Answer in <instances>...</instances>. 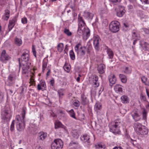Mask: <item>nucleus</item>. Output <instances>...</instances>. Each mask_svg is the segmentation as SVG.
Masks as SVG:
<instances>
[{
	"label": "nucleus",
	"instance_id": "50",
	"mask_svg": "<svg viewBox=\"0 0 149 149\" xmlns=\"http://www.w3.org/2000/svg\"><path fill=\"white\" fill-rule=\"evenodd\" d=\"M142 115L143 118L144 119H146L147 115V112L146 110L144 109H143V111L142 112Z\"/></svg>",
	"mask_w": 149,
	"mask_h": 149
},
{
	"label": "nucleus",
	"instance_id": "12",
	"mask_svg": "<svg viewBox=\"0 0 149 149\" xmlns=\"http://www.w3.org/2000/svg\"><path fill=\"white\" fill-rule=\"evenodd\" d=\"M131 115L133 119L136 122L139 121L141 119L140 116L136 111H133L131 113Z\"/></svg>",
	"mask_w": 149,
	"mask_h": 149
},
{
	"label": "nucleus",
	"instance_id": "32",
	"mask_svg": "<svg viewBox=\"0 0 149 149\" xmlns=\"http://www.w3.org/2000/svg\"><path fill=\"white\" fill-rule=\"evenodd\" d=\"M84 15L87 19H91L93 18L94 15L92 13L86 12L84 13Z\"/></svg>",
	"mask_w": 149,
	"mask_h": 149
},
{
	"label": "nucleus",
	"instance_id": "41",
	"mask_svg": "<svg viewBox=\"0 0 149 149\" xmlns=\"http://www.w3.org/2000/svg\"><path fill=\"white\" fill-rule=\"evenodd\" d=\"M132 69L130 67H126L124 70V72L126 74H129L131 73Z\"/></svg>",
	"mask_w": 149,
	"mask_h": 149
},
{
	"label": "nucleus",
	"instance_id": "1",
	"mask_svg": "<svg viewBox=\"0 0 149 149\" xmlns=\"http://www.w3.org/2000/svg\"><path fill=\"white\" fill-rule=\"evenodd\" d=\"M79 27L77 33L79 36H83L84 38L87 39L90 35V31L87 28H86V24L81 17L79 16L78 18Z\"/></svg>",
	"mask_w": 149,
	"mask_h": 149
},
{
	"label": "nucleus",
	"instance_id": "54",
	"mask_svg": "<svg viewBox=\"0 0 149 149\" xmlns=\"http://www.w3.org/2000/svg\"><path fill=\"white\" fill-rule=\"evenodd\" d=\"M141 79L142 81L145 84H146L147 79V78L145 76H143L142 77Z\"/></svg>",
	"mask_w": 149,
	"mask_h": 149
},
{
	"label": "nucleus",
	"instance_id": "13",
	"mask_svg": "<svg viewBox=\"0 0 149 149\" xmlns=\"http://www.w3.org/2000/svg\"><path fill=\"white\" fill-rule=\"evenodd\" d=\"M10 11L6 9L4 11V13L2 16V19L4 21H7L9 19L10 16Z\"/></svg>",
	"mask_w": 149,
	"mask_h": 149
},
{
	"label": "nucleus",
	"instance_id": "49",
	"mask_svg": "<svg viewBox=\"0 0 149 149\" xmlns=\"http://www.w3.org/2000/svg\"><path fill=\"white\" fill-rule=\"evenodd\" d=\"M78 53H77V54H79L81 56H83L85 54V52L83 49V48L81 49L79 51Z\"/></svg>",
	"mask_w": 149,
	"mask_h": 149
},
{
	"label": "nucleus",
	"instance_id": "56",
	"mask_svg": "<svg viewBox=\"0 0 149 149\" xmlns=\"http://www.w3.org/2000/svg\"><path fill=\"white\" fill-rule=\"evenodd\" d=\"M57 112L58 114H60L61 116H63L64 114V111L60 109L58 110Z\"/></svg>",
	"mask_w": 149,
	"mask_h": 149
},
{
	"label": "nucleus",
	"instance_id": "26",
	"mask_svg": "<svg viewBox=\"0 0 149 149\" xmlns=\"http://www.w3.org/2000/svg\"><path fill=\"white\" fill-rule=\"evenodd\" d=\"M15 80V77L13 74H10L8 77L7 81H8L11 84L12 83L14 82Z\"/></svg>",
	"mask_w": 149,
	"mask_h": 149
},
{
	"label": "nucleus",
	"instance_id": "36",
	"mask_svg": "<svg viewBox=\"0 0 149 149\" xmlns=\"http://www.w3.org/2000/svg\"><path fill=\"white\" fill-rule=\"evenodd\" d=\"M89 139V136L86 134L84 135L81 137V140L85 142L88 141Z\"/></svg>",
	"mask_w": 149,
	"mask_h": 149
},
{
	"label": "nucleus",
	"instance_id": "35",
	"mask_svg": "<svg viewBox=\"0 0 149 149\" xmlns=\"http://www.w3.org/2000/svg\"><path fill=\"white\" fill-rule=\"evenodd\" d=\"M47 61L43 60L42 62V72H44L45 71V69L46 68L47 66Z\"/></svg>",
	"mask_w": 149,
	"mask_h": 149
},
{
	"label": "nucleus",
	"instance_id": "60",
	"mask_svg": "<svg viewBox=\"0 0 149 149\" xmlns=\"http://www.w3.org/2000/svg\"><path fill=\"white\" fill-rule=\"evenodd\" d=\"M144 32L146 34L149 33V29H148L144 28L143 29Z\"/></svg>",
	"mask_w": 149,
	"mask_h": 149
},
{
	"label": "nucleus",
	"instance_id": "40",
	"mask_svg": "<svg viewBox=\"0 0 149 149\" xmlns=\"http://www.w3.org/2000/svg\"><path fill=\"white\" fill-rule=\"evenodd\" d=\"M64 90L63 89H60L58 90V93L60 98L63 97L64 95Z\"/></svg>",
	"mask_w": 149,
	"mask_h": 149
},
{
	"label": "nucleus",
	"instance_id": "5",
	"mask_svg": "<svg viewBox=\"0 0 149 149\" xmlns=\"http://www.w3.org/2000/svg\"><path fill=\"white\" fill-rule=\"evenodd\" d=\"M120 24L117 21H112L109 25V29L110 31L113 33H116L119 30Z\"/></svg>",
	"mask_w": 149,
	"mask_h": 149
},
{
	"label": "nucleus",
	"instance_id": "29",
	"mask_svg": "<svg viewBox=\"0 0 149 149\" xmlns=\"http://www.w3.org/2000/svg\"><path fill=\"white\" fill-rule=\"evenodd\" d=\"M14 43L16 45L20 46L22 45V41L21 38L15 37L14 39Z\"/></svg>",
	"mask_w": 149,
	"mask_h": 149
},
{
	"label": "nucleus",
	"instance_id": "42",
	"mask_svg": "<svg viewBox=\"0 0 149 149\" xmlns=\"http://www.w3.org/2000/svg\"><path fill=\"white\" fill-rule=\"evenodd\" d=\"M69 55L70 58L72 60H74L75 59V54L73 50H71L70 51Z\"/></svg>",
	"mask_w": 149,
	"mask_h": 149
},
{
	"label": "nucleus",
	"instance_id": "19",
	"mask_svg": "<svg viewBox=\"0 0 149 149\" xmlns=\"http://www.w3.org/2000/svg\"><path fill=\"white\" fill-rule=\"evenodd\" d=\"M134 127L136 132L137 133H138L143 127V126L140 123H137L134 124Z\"/></svg>",
	"mask_w": 149,
	"mask_h": 149
},
{
	"label": "nucleus",
	"instance_id": "51",
	"mask_svg": "<svg viewBox=\"0 0 149 149\" xmlns=\"http://www.w3.org/2000/svg\"><path fill=\"white\" fill-rule=\"evenodd\" d=\"M32 52L33 53V55L35 57H36V52L35 49V46L34 45L32 46Z\"/></svg>",
	"mask_w": 149,
	"mask_h": 149
},
{
	"label": "nucleus",
	"instance_id": "55",
	"mask_svg": "<svg viewBox=\"0 0 149 149\" xmlns=\"http://www.w3.org/2000/svg\"><path fill=\"white\" fill-rule=\"evenodd\" d=\"M143 4H149V0H140Z\"/></svg>",
	"mask_w": 149,
	"mask_h": 149
},
{
	"label": "nucleus",
	"instance_id": "39",
	"mask_svg": "<svg viewBox=\"0 0 149 149\" xmlns=\"http://www.w3.org/2000/svg\"><path fill=\"white\" fill-rule=\"evenodd\" d=\"M83 48L80 43H78L75 47V50L77 53H78L79 51L81 49Z\"/></svg>",
	"mask_w": 149,
	"mask_h": 149
},
{
	"label": "nucleus",
	"instance_id": "21",
	"mask_svg": "<svg viewBox=\"0 0 149 149\" xmlns=\"http://www.w3.org/2000/svg\"><path fill=\"white\" fill-rule=\"evenodd\" d=\"M109 80L110 83L112 85L115 84L116 81V79L115 75L113 74H111L109 77Z\"/></svg>",
	"mask_w": 149,
	"mask_h": 149
},
{
	"label": "nucleus",
	"instance_id": "63",
	"mask_svg": "<svg viewBox=\"0 0 149 149\" xmlns=\"http://www.w3.org/2000/svg\"><path fill=\"white\" fill-rule=\"evenodd\" d=\"M123 25L126 28H127L129 27V25L126 23H124Z\"/></svg>",
	"mask_w": 149,
	"mask_h": 149
},
{
	"label": "nucleus",
	"instance_id": "23",
	"mask_svg": "<svg viewBox=\"0 0 149 149\" xmlns=\"http://www.w3.org/2000/svg\"><path fill=\"white\" fill-rule=\"evenodd\" d=\"M114 89L117 93H120L123 91L122 86L119 84H116L114 86Z\"/></svg>",
	"mask_w": 149,
	"mask_h": 149
},
{
	"label": "nucleus",
	"instance_id": "22",
	"mask_svg": "<svg viewBox=\"0 0 149 149\" xmlns=\"http://www.w3.org/2000/svg\"><path fill=\"white\" fill-rule=\"evenodd\" d=\"M125 10L123 7H121L117 13V15L119 17H122L125 14Z\"/></svg>",
	"mask_w": 149,
	"mask_h": 149
},
{
	"label": "nucleus",
	"instance_id": "64",
	"mask_svg": "<svg viewBox=\"0 0 149 149\" xmlns=\"http://www.w3.org/2000/svg\"><path fill=\"white\" fill-rule=\"evenodd\" d=\"M36 149H42V148L39 146H38L36 147Z\"/></svg>",
	"mask_w": 149,
	"mask_h": 149
},
{
	"label": "nucleus",
	"instance_id": "3",
	"mask_svg": "<svg viewBox=\"0 0 149 149\" xmlns=\"http://www.w3.org/2000/svg\"><path fill=\"white\" fill-rule=\"evenodd\" d=\"M16 126L17 130L19 132L23 131L25 128L24 119L23 118H21L19 115H17L16 116Z\"/></svg>",
	"mask_w": 149,
	"mask_h": 149
},
{
	"label": "nucleus",
	"instance_id": "45",
	"mask_svg": "<svg viewBox=\"0 0 149 149\" xmlns=\"http://www.w3.org/2000/svg\"><path fill=\"white\" fill-rule=\"evenodd\" d=\"M95 147L96 148L98 149L100 148H105V146L102 143H99L95 145Z\"/></svg>",
	"mask_w": 149,
	"mask_h": 149
},
{
	"label": "nucleus",
	"instance_id": "11",
	"mask_svg": "<svg viewBox=\"0 0 149 149\" xmlns=\"http://www.w3.org/2000/svg\"><path fill=\"white\" fill-rule=\"evenodd\" d=\"M132 38L133 40H139L140 39V35L136 30L134 29L132 31Z\"/></svg>",
	"mask_w": 149,
	"mask_h": 149
},
{
	"label": "nucleus",
	"instance_id": "18",
	"mask_svg": "<svg viewBox=\"0 0 149 149\" xmlns=\"http://www.w3.org/2000/svg\"><path fill=\"white\" fill-rule=\"evenodd\" d=\"M140 45L143 49L145 50L149 51V44L146 42L143 41H140Z\"/></svg>",
	"mask_w": 149,
	"mask_h": 149
},
{
	"label": "nucleus",
	"instance_id": "6",
	"mask_svg": "<svg viewBox=\"0 0 149 149\" xmlns=\"http://www.w3.org/2000/svg\"><path fill=\"white\" fill-rule=\"evenodd\" d=\"M63 146L62 141L59 139L54 140L51 145L52 149H62Z\"/></svg>",
	"mask_w": 149,
	"mask_h": 149
},
{
	"label": "nucleus",
	"instance_id": "4",
	"mask_svg": "<svg viewBox=\"0 0 149 149\" xmlns=\"http://www.w3.org/2000/svg\"><path fill=\"white\" fill-rule=\"evenodd\" d=\"M120 124V120H115L112 125H109L110 131L115 134H119L120 131L119 129V125Z\"/></svg>",
	"mask_w": 149,
	"mask_h": 149
},
{
	"label": "nucleus",
	"instance_id": "62",
	"mask_svg": "<svg viewBox=\"0 0 149 149\" xmlns=\"http://www.w3.org/2000/svg\"><path fill=\"white\" fill-rule=\"evenodd\" d=\"M102 24H103V25H104H104L105 26H106L108 25V23L107 21L106 20H105V23H104V22H103V23H102Z\"/></svg>",
	"mask_w": 149,
	"mask_h": 149
},
{
	"label": "nucleus",
	"instance_id": "15",
	"mask_svg": "<svg viewBox=\"0 0 149 149\" xmlns=\"http://www.w3.org/2000/svg\"><path fill=\"white\" fill-rule=\"evenodd\" d=\"M23 66L22 67L23 73L25 74L28 70V69L29 68V65L31 64L30 62H26L25 64L23 63Z\"/></svg>",
	"mask_w": 149,
	"mask_h": 149
},
{
	"label": "nucleus",
	"instance_id": "30",
	"mask_svg": "<svg viewBox=\"0 0 149 149\" xmlns=\"http://www.w3.org/2000/svg\"><path fill=\"white\" fill-rule=\"evenodd\" d=\"M81 103L83 105H86L88 103V100L84 95H81Z\"/></svg>",
	"mask_w": 149,
	"mask_h": 149
},
{
	"label": "nucleus",
	"instance_id": "53",
	"mask_svg": "<svg viewBox=\"0 0 149 149\" xmlns=\"http://www.w3.org/2000/svg\"><path fill=\"white\" fill-rule=\"evenodd\" d=\"M64 33L68 36H70L72 34L71 32L69 30L66 29H65Z\"/></svg>",
	"mask_w": 149,
	"mask_h": 149
},
{
	"label": "nucleus",
	"instance_id": "16",
	"mask_svg": "<svg viewBox=\"0 0 149 149\" xmlns=\"http://www.w3.org/2000/svg\"><path fill=\"white\" fill-rule=\"evenodd\" d=\"M46 88V85L45 82L43 81H41L40 84H38L37 85V88L39 90H42V91L45 90Z\"/></svg>",
	"mask_w": 149,
	"mask_h": 149
},
{
	"label": "nucleus",
	"instance_id": "24",
	"mask_svg": "<svg viewBox=\"0 0 149 149\" xmlns=\"http://www.w3.org/2000/svg\"><path fill=\"white\" fill-rule=\"evenodd\" d=\"M121 102L124 104L128 103L130 101L129 98L127 95H123L120 97Z\"/></svg>",
	"mask_w": 149,
	"mask_h": 149
},
{
	"label": "nucleus",
	"instance_id": "58",
	"mask_svg": "<svg viewBox=\"0 0 149 149\" xmlns=\"http://www.w3.org/2000/svg\"><path fill=\"white\" fill-rule=\"evenodd\" d=\"M140 98L141 100L143 101H145L146 100V96L143 95L142 94L141 95Z\"/></svg>",
	"mask_w": 149,
	"mask_h": 149
},
{
	"label": "nucleus",
	"instance_id": "10",
	"mask_svg": "<svg viewBox=\"0 0 149 149\" xmlns=\"http://www.w3.org/2000/svg\"><path fill=\"white\" fill-rule=\"evenodd\" d=\"M17 19L15 17H13L11 20L9 21L8 25V31H10L14 27Z\"/></svg>",
	"mask_w": 149,
	"mask_h": 149
},
{
	"label": "nucleus",
	"instance_id": "25",
	"mask_svg": "<svg viewBox=\"0 0 149 149\" xmlns=\"http://www.w3.org/2000/svg\"><path fill=\"white\" fill-rule=\"evenodd\" d=\"M105 68V65L103 64H100L98 66L97 70L100 74H102L104 72V70Z\"/></svg>",
	"mask_w": 149,
	"mask_h": 149
},
{
	"label": "nucleus",
	"instance_id": "47",
	"mask_svg": "<svg viewBox=\"0 0 149 149\" xmlns=\"http://www.w3.org/2000/svg\"><path fill=\"white\" fill-rule=\"evenodd\" d=\"M64 69L67 72H69L70 70V65H66L65 64L63 66Z\"/></svg>",
	"mask_w": 149,
	"mask_h": 149
},
{
	"label": "nucleus",
	"instance_id": "37",
	"mask_svg": "<svg viewBox=\"0 0 149 149\" xmlns=\"http://www.w3.org/2000/svg\"><path fill=\"white\" fill-rule=\"evenodd\" d=\"M69 146L71 148H76L78 147L79 144L77 142L71 141L69 144Z\"/></svg>",
	"mask_w": 149,
	"mask_h": 149
},
{
	"label": "nucleus",
	"instance_id": "44",
	"mask_svg": "<svg viewBox=\"0 0 149 149\" xmlns=\"http://www.w3.org/2000/svg\"><path fill=\"white\" fill-rule=\"evenodd\" d=\"M101 104L100 102H97L95 105V109L96 110H100L101 108Z\"/></svg>",
	"mask_w": 149,
	"mask_h": 149
},
{
	"label": "nucleus",
	"instance_id": "33",
	"mask_svg": "<svg viewBox=\"0 0 149 149\" xmlns=\"http://www.w3.org/2000/svg\"><path fill=\"white\" fill-rule=\"evenodd\" d=\"M39 139L41 140H44L46 138L47 136L46 133L43 132H40L38 135Z\"/></svg>",
	"mask_w": 149,
	"mask_h": 149
},
{
	"label": "nucleus",
	"instance_id": "31",
	"mask_svg": "<svg viewBox=\"0 0 149 149\" xmlns=\"http://www.w3.org/2000/svg\"><path fill=\"white\" fill-rule=\"evenodd\" d=\"M148 131L147 129L145 126H143L140 131L138 133L139 134L144 135L147 134L148 133Z\"/></svg>",
	"mask_w": 149,
	"mask_h": 149
},
{
	"label": "nucleus",
	"instance_id": "7",
	"mask_svg": "<svg viewBox=\"0 0 149 149\" xmlns=\"http://www.w3.org/2000/svg\"><path fill=\"white\" fill-rule=\"evenodd\" d=\"M98 80V76L95 74L91 75L89 77V81L94 87H97L99 86L100 84Z\"/></svg>",
	"mask_w": 149,
	"mask_h": 149
},
{
	"label": "nucleus",
	"instance_id": "57",
	"mask_svg": "<svg viewBox=\"0 0 149 149\" xmlns=\"http://www.w3.org/2000/svg\"><path fill=\"white\" fill-rule=\"evenodd\" d=\"M27 19L26 17H24L22 19V22L23 24H25L27 22Z\"/></svg>",
	"mask_w": 149,
	"mask_h": 149
},
{
	"label": "nucleus",
	"instance_id": "52",
	"mask_svg": "<svg viewBox=\"0 0 149 149\" xmlns=\"http://www.w3.org/2000/svg\"><path fill=\"white\" fill-rule=\"evenodd\" d=\"M15 121L14 120L12 121L10 126V130L13 131L14 130Z\"/></svg>",
	"mask_w": 149,
	"mask_h": 149
},
{
	"label": "nucleus",
	"instance_id": "28",
	"mask_svg": "<svg viewBox=\"0 0 149 149\" xmlns=\"http://www.w3.org/2000/svg\"><path fill=\"white\" fill-rule=\"evenodd\" d=\"M107 54L109 59H112L113 56V51L110 48L107 47L106 49Z\"/></svg>",
	"mask_w": 149,
	"mask_h": 149
},
{
	"label": "nucleus",
	"instance_id": "2",
	"mask_svg": "<svg viewBox=\"0 0 149 149\" xmlns=\"http://www.w3.org/2000/svg\"><path fill=\"white\" fill-rule=\"evenodd\" d=\"M12 113L9 107L6 106L3 108L1 111V118L5 121H9L11 117Z\"/></svg>",
	"mask_w": 149,
	"mask_h": 149
},
{
	"label": "nucleus",
	"instance_id": "17",
	"mask_svg": "<svg viewBox=\"0 0 149 149\" xmlns=\"http://www.w3.org/2000/svg\"><path fill=\"white\" fill-rule=\"evenodd\" d=\"M99 38L98 37H95L93 38V45L95 49L96 50H98L99 48Z\"/></svg>",
	"mask_w": 149,
	"mask_h": 149
},
{
	"label": "nucleus",
	"instance_id": "46",
	"mask_svg": "<svg viewBox=\"0 0 149 149\" xmlns=\"http://www.w3.org/2000/svg\"><path fill=\"white\" fill-rule=\"evenodd\" d=\"M73 104L75 107H78L80 105V102L78 100H75L73 101Z\"/></svg>",
	"mask_w": 149,
	"mask_h": 149
},
{
	"label": "nucleus",
	"instance_id": "14",
	"mask_svg": "<svg viewBox=\"0 0 149 149\" xmlns=\"http://www.w3.org/2000/svg\"><path fill=\"white\" fill-rule=\"evenodd\" d=\"M55 128L56 129L59 127H61L67 130L66 127L63 125L62 123L58 120H56L54 122Z\"/></svg>",
	"mask_w": 149,
	"mask_h": 149
},
{
	"label": "nucleus",
	"instance_id": "48",
	"mask_svg": "<svg viewBox=\"0 0 149 149\" xmlns=\"http://www.w3.org/2000/svg\"><path fill=\"white\" fill-rule=\"evenodd\" d=\"M26 108H23L22 109V116L21 117V118H23V119H24L25 114L26 113Z\"/></svg>",
	"mask_w": 149,
	"mask_h": 149
},
{
	"label": "nucleus",
	"instance_id": "27",
	"mask_svg": "<svg viewBox=\"0 0 149 149\" xmlns=\"http://www.w3.org/2000/svg\"><path fill=\"white\" fill-rule=\"evenodd\" d=\"M71 134L74 138L77 139L79 136V131L77 129L73 130L72 131Z\"/></svg>",
	"mask_w": 149,
	"mask_h": 149
},
{
	"label": "nucleus",
	"instance_id": "61",
	"mask_svg": "<svg viewBox=\"0 0 149 149\" xmlns=\"http://www.w3.org/2000/svg\"><path fill=\"white\" fill-rule=\"evenodd\" d=\"M113 3L120 2L121 1V0H110Z\"/></svg>",
	"mask_w": 149,
	"mask_h": 149
},
{
	"label": "nucleus",
	"instance_id": "38",
	"mask_svg": "<svg viewBox=\"0 0 149 149\" xmlns=\"http://www.w3.org/2000/svg\"><path fill=\"white\" fill-rule=\"evenodd\" d=\"M64 47L63 44L62 43H59L57 46V50L59 52H61L63 50Z\"/></svg>",
	"mask_w": 149,
	"mask_h": 149
},
{
	"label": "nucleus",
	"instance_id": "34",
	"mask_svg": "<svg viewBox=\"0 0 149 149\" xmlns=\"http://www.w3.org/2000/svg\"><path fill=\"white\" fill-rule=\"evenodd\" d=\"M119 77L122 83H125L126 82L127 78L125 75L120 74H119Z\"/></svg>",
	"mask_w": 149,
	"mask_h": 149
},
{
	"label": "nucleus",
	"instance_id": "9",
	"mask_svg": "<svg viewBox=\"0 0 149 149\" xmlns=\"http://www.w3.org/2000/svg\"><path fill=\"white\" fill-rule=\"evenodd\" d=\"M10 58V57L7 54L5 50L2 51L0 59L3 63H6V61H8Z\"/></svg>",
	"mask_w": 149,
	"mask_h": 149
},
{
	"label": "nucleus",
	"instance_id": "20",
	"mask_svg": "<svg viewBox=\"0 0 149 149\" xmlns=\"http://www.w3.org/2000/svg\"><path fill=\"white\" fill-rule=\"evenodd\" d=\"M137 15L143 21H146L145 20L148 18V16L145 15L143 12L141 11H139Z\"/></svg>",
	"mask_w": 149,
	"mask_h": 149
},
{
	"label": "nucleus",
	"instance_id": "8",
	"mask_svg": "<svg viewBox=\"0 0 149 149\" xmlns=\"http://www.w3.org/2000/svg\"><path fill=\"white\" fill-rule=\"evenodd\" d=\"M21 59L22 62H30V57L29 55V52L27 50H24V52L21 56Z\"/></svg>",
	"mask_w": 149,
	"mask_h": 149
},
{
	"label": "nucleus",
	"instance_id": "43",
	"mask_svg": "<svg viewBox=\"0 0 149 149\" xmlns=\"http://www.w3.org/2000/svg\"><path fill=\"white\" fill-rule=\"evenodd\" d=\"M69 113L71 117L76 119V118L75 116V113L73 109H72L70 110L69 112Z\"/></svg>",
	"mask_w": 149,
	"mask_h": 149
},
{
	"label": "nucleus",
	"instance_id": "59",
	"mask_svg": "<svg viewBox=\"0 0 149 149\" xmlns=\"http://www.w3.org/2000/svg\"><path fill=\"white\" fill-rule=\"evenodd\" d=\"M54 79H52L50 81V84L52 86H54Z\"/></svg>",
	"mask_w": 149,
	"mask_h": 149
}]
</instances>
